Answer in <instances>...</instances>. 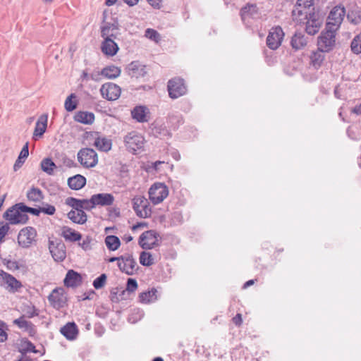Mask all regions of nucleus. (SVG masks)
<instances>
[{"label":"nucleus","mask_w":361,"mask_h":361,"mask_svg":"<svg viewBox=\"0 0 361 361\" xmlns=\"http://www.w3.org/2000/svg\"><path fill=\"white\" fill-rule=\"evenodd\" d=\"M149 198L154 204L161 202L169 195L167 186L162 183H154L149 190Z\"/></svg>","instance_id":"9"},{"label":"nucleus","mask_w":361,"mask_h":361,"mask_svg":"<svg viewBox=\"0 0 361 361\" xmlns=\"http://www.w3.org/2000/svg\"><path fill=\"white\" fill-rule=\"evenodd\" d=\"M0 286L12 293L18 292L23 286L20 281L4 270H0Z\"/></svg>","instance_id":"10"},{"label":"nucleus","mask_w":361,"mask_h":361,"mask_svg":"<svg viewBox=\"0 0 361 361\" xmlns=\"http://www.w3.org/2000/svg\"><path fill=\"white\" fill-rule=\"evenodd\" d=\"M41 212L48 215H53L56 212L55 207L51 204H46L45 207H40Z\"/></svg>","instance_id":"54"},{"label":"nucleus","mask_w":361,"mask_h":361,"mask_svg":"<svg viewBox=\"0 0 361 361\" xmlns=\"http://www.w3.org/2000/svg\"><path fill=\"white\" fill-rule=\"evenodd\" d=\"M94 114L89 111H78L74 116V120L77 122L91 125L94 121Z\"/></svg>","instance_id":"25"},{"label":"nucleus","mask_w":361,"mask_h":361,"mask_svg":"<svg viewBox=\"0 0 361 361\" xmlns=\"http://www.w3.org/2000/svg\"><path fill=\"white\" fill-rule=\"evenodd\" d=\"M3 264L6 266L7 269L11 271H16L19 269V265L18 262L13 261L8 259H3Z\"/></svg>","instance_id":"48"},{"label":"nucleus","mask_w":361,"mask_h":361,"mask_svg":"<svg viewBox=\"0 0 361 361\" xmlns=\"http://www.w3.org/2000/svg\"><path fill=\"white\" fill-rule=\"evenodd\" d=\"M27 197L30 201L40 202L44 199V195L42 191L40 189L32 187L30 190L27 191Z\"/></svg>","instance_id":"35"},{"label":"nucleus","mask_w":361,"mask_h":361,"mask_svg":"<svg viewBox=\"0 0 361 361\" xmlns=\"http://www.w3.org/2000/svg\"><path fill=\"white\" fill-rule=\"evenodd\" d=\"M78 160L85 168L94 167L98 163L97 152L92 148H82L78 152Z\"/></svg>","instance_id":"7"},{"label":"nucleus","mask_w":361,"mask_h":361,"mask_svg":"<svg viewBox=\"0 0 361 361\" xmlns=\"http://www.w3.org/2000/svg\"><path fill=\"white\" fill-rule=\"evenodd\" d=\"M157 290L156 288H152L151 290L145 292H142L140 294V301L142 303H149L151 302H154L157 300Z\"/></svg>","instance_id":"31"},{"label":"nucleus","mask_w":361,"mask_h":361,"mask_svg":"<svg viewBox=\"0 0 361 361\" xmlns=\"http://www.w3.org/2000/svg\"><path fill=\"white\" fill-rule=\"evenodd\" d=\"M352 112L357 115L361 114V103L359 105L355 106L353 109Z\"/></svg>","instance_id":"64"},{"label":"nucleus","mask_w":361,"mask_h":361,"mask_svg":"<svg viewBox=\"0 0 361 361\" xmlns=\"http://www.w3.org/2000/svg\"><path fill=\"white\" fill-rule=\"evenodd\" d=\"M149 4L154 8L159 9L161 8V0H146Z\"/></svg>","instance_id":"63"},{"label":"nucleus","mask_w":361,"mask_h":361,"mask_svg":"<svg viewBox=\"0 0 361 361\" xmlns=\"http://www.w3.org/2000/svg\"><path fill=\"white\" fill-rule=\"evenodd\" d=\"M8 334L4 329V323L0 321V342L7 340Z\"/></svg>","instance_id":"58"},{"label":"nucleus","mask_w":361,"mask_h":361,"mask_svg":"<svg viewBox=\"0 0 361 361\" xmlns=\"http://www.w3.org/2000/svg\"><path fill=\"white\" fill-rule=\"evenodd\" d=\"M109 27V34L114 33L115 31L119 30V23L117 18H114L112 23H106L104 25H102L100 27Z\"/></svg>","instance_id":"45"},{"label":"nucleus","mask_w":361,"mask_h":361,"mask_svg":"<svg viewBox=\"0 0 361 361\" xmlns=\"http://www.w3.org/2000/svg\"><path fill=\"white\" fill-rule=\"evenodd\" d=\"M337 31L330 28H325L317 37V51L329 52L335 47Z\"/></svg>","instance_id":"3"},{"label":"nucleus","mask_w":361,"mask_h":361,"mask_svg":"<svg viewBox=\"0 0 361 361\" xmlns=\"http://www.w3.org/2000/svg\"><path fill=\"white\" fill-rule=\"evenodd\" d=\"M61 236L63 237L66 240L70 242H77L82 239L81 233L68 226H63L62 228Z\"/></svg>","instance_id":"23"},{"label":"nucleus","mask_w":361,"mask_h":361,"mask_svg":"<svg viewBox=\"0 0 361 361\" xmlns=\"http://www.w3.org/2000/svg\"><path fill=\"white\" fill-rule=\"evenodd\" d=\"M310 66L307 68L303 74V77L307 81H313L314 78L310 75L313 73L314 68L316 66V51L313 50L310 56Z\"/></svg>","instance_id":"34"},{"label":"nucleus","mask_w":361,"mask_h":361,"mask_svg":"<svg viewBox=\"0 0 361 361\" xmlns=\"http://www.w3.org/2000/svg\"><path fill=\"white\" fill-rule=\"evenodd\" d=\"M129 75L132 78L144 77L146 74L145 66L139 61H133L128 66Z\"/></svg>","instance_id":"22"},{"label":"nucleus","mask_w":361,"mask_h":361,"mask_svg":"<svg viewBox=\"0 0 361 361\" xmlns=\"http://www.w3.org/2000/svg\"><path fill=\"white\" fill-rule=\"evenodd\" d=\"M93 204L96 207L110 206L114 203V197L110 193H98L92 195Z\"/></svg>","instance_id":"20"},{"label":"nucleus","mask_w":361,"mask_h":361,"mask_svg":"<svg viewBox=\"0 0 361 361\" xmlns=\"http://www.w3.org/2000/svg\"><path fill=\"white\" fill-rule=\"evenodd\" d=\"M102 76H103V74L101 71H93L92 73L90 74V79L95 82H99L102 80Z\"/></svg>","instance_id":"59"},{"label":"nucleus","mask_w":361,"mask_h":361,"mask_svg":"<svg viewBox=\"0 0 361 361\" xmlns=\"http://www.w3.org/2000/svg\"><path fill=\"white\" fill-rule=\"evenodd\" d=\"M257 13L258 8L256 4H247V5L243 6L240 11L241 19L243 21L248 18H254L255 16L257 15Z\"/></svg>","instance_id":"28"},{"label":"nucleus","mask_w":361,"mask_h":361,"mask_svg":"<svg viewBox=\"0 0 361 361\" xmlns=\"http://www.w3.org/2000/svg\"><path fill=\"white\" fill-rule=\"evenodd\" d=\"M25 161V159H20L19 157H18V159H16L14 165H13V170L15 171H17L18 169H20L22 166L24 164Z\"/></svg>","instance_id":"61"},{"label":"nucleus","mask_w":361,"mask_h":361,"mask_svg":"<svg viewBox=\"0 0 361 361\" xmlns=\"http://www.w3.org/2000/svg\"><path fill=\"white\" fill-rule=\"evenodd\" d=\"M25 315L28 318H32L34 317L38 316L39 311L35 308L34 305H28L24 310Z\"/></svg>","instance_id":"46"},{"label":"nucleus","mask_w":361,"mask_h":361,"mask_svg":"<svg viewBox=\"0 0 361 361\" xmlns=\"http://www.w3.org/2000/svg\"><path fill=\"white\" fill-rule=\"evenodd\" d=\"M82 278L80 274L71 269L66 273L63 279L64 286L68 288H77L82 284Z\"/></svg>","instance_id":"18"},{"label":"nucleus","mask_w":361,"mask_h":361,"mask_svg":"<svg viewBox=\"0 0 361 361\" xmlns=\"http://www.w3.org/2000/svg\"><path fill=\"white\" fill-rule=\"evenodd\" d=\"M41 168L42 170L47 174L52 175L56 166L51 159L45 158L41 162Z\"/></svg>","instance_id":"36"},{"label":"nucleus","mask_w":361,"mask_h":361,"mask_svg":"<svg viewBox=\"0 0 361 361\" xmlns=\"http://www.w3.org/2000/svg\"><path fill=\"white\" fill-rule=\"evenodd\" d=\"M126 149L133 154H137L142 149L145 144L144 137L137 132L132 131L128 133L123 139Z\"/></svg>","instance_id":"4"},{"label":"nucleus","mask_w":361,"mask_h":361,"mask_svg":"<svg viewBox=\"0 0 361 361\" xmlns=\"http://www.w3.org/2000/svg\"><path fill=\"white\" fill-rule=\"evenodd\" d=\"M66 204L71 207L74 210L77 211L79 209H82V200L75 197H69L66 199Z\"/></svg>","instance_id":"42"},{"label":"nucleus","mask_w":361,"mask_h":361,"mask_svg":"<svg viewBox=\"0 0 361 361\" xmlns=\"http://www.w3.org/2000/svg\"><path fill=\"white\" fill-rule=\"evenodd\" d=\"M345 15L343 6H336L329 12L326 18L325 27L338 31Z\"/></svg>","instance_id":"5"},{"label":"nucleus","mask_w":361,"mask_h":361,"mask_svg":"<svg viewBox=\"0 0 361 361\" xmlns=\"http://www.w3.org/2000/svg\"><path fill=\"white\" fill-rule=\"evenodd\" d=\"M159 234L154 230H148L142 233L138 240L139 245L144 250H151L159 244Z\"/></svg>","instance_id":"11"},{"label":"nucleus","mask_w":361,"mask_h":361,"mask_svg":"<svg viewBox=\"0 0 361 361\" xmlns=\"http://www.w3.org/2000/svg\"><path fill=\"white\" fill-rule=\"evenodd\" d=\"M133 208L137 216L147 218L151 216L152 209L148 200L143 196H135L133 200Z\"/></svg>","instance_id":"8"},{"label":"nucleus","mask_w":361,"mask_h":361,"mask_svg":"<svg viewBox=\"0 0 361 361\" xmlns=\"http://www.w3.org/2000/svg\"><path fill=\"white\" fill-rule=\"evenodd\" d=\"M25 348L23 349L24 353L32 352L37 353L35 345L30 341H26L25 343Z\"/></svg>","instance_id":"57"},{"label":"nucleus","mask_w":361,"mask_h":361,"mask_svg":"<svg viewBox=\"0 0 361 361\" xmlns=\"http://www.w3.org/2000/svg\"><path fill=\"white\" fill-rule=\"evenodd\" d=\"M120 68L116 66H108L102 69L103 76L108 79H114L118 77L121 74Z\"/></svg>","instance_id":"30"},{"label":"nucleus","mask_w":361,"mask_h":361,"mask_svg":"<svg viewBox=\"0 0 361 361\" xmlns=\"http://www.w3.org/2000/svg\"><path fill=\"white\" fill-rule=\"evenodd\" d=\"M294 20L305 24V31L308 35L316 34V15L314 0H297L292 11Z\"/></svg>","instance_id":"1"},{"label":"nucleus","mask_w":361,"mask_h":361,"mask_svg":"<svg viewBox=\"0 0 361 361\" xmlns=\"http://www.w3.org/2000/svg\"><path fill=\"white\" fill-rule=\"evenodd\" d=\"M100 93L104 99L114 101L120 97L121 88L115 83L106 82L102 85Z\"/></svg>","instance_id":"16"},{"label":"nucleus","mask_w":361,"mask_h":361,"mask_svg":"<svg viewBox=\"0 0 361 361\" xmlns=\"http://www.w3.org/2000/svg\"><path fill=\"white\" fill-rule=\"evenodd\" d=\"M94 145L100 151L107 152L111 149V140L105 137H98L94 142Z\"/></svg>","instance_id":"29"},{"label":"nucleus","mask_w":361,"mask_h":361,"mask_svg":"<svg viewBox=\"0 0 361 361\" xmlns=\"http://www.w3.org/2000/svg\"><path fill=\"white\" fill-rule=\"evenodd\" d=\"M132 117L138 122L147 121L146 108L142 106H135L131 111Z\"/></svg>","instance_id":"32"},{"label":"nucleus","mask_w":361,"mask_h":361,"mask_svg":"<svg viewBox=\"0 0 361 361\" xmlns=\"http://www.w3.org/2000/svg\"><path fill=\"white\" fill-rule=\"evenodd\" d=\"M145 35L146 37H147L156 42H157L160 40L159 33L157 30L152 29V28H147L145 30Z\"/></svg>","instance_id":"43"},{"label":"nucleus","mask_w":361,"mask_h":361,"mask_svg":"<svg viewBox=\"0 0 361 361\" xmlns=\"http://www.w3.org/2000/svg\"><path fill=\"white\" fill-rule=\"evenodd\" d=\"M48 300L51 305L56 310L63 307L67 302L65 290L63 288H54L48 296Z\"/></svg>","instance_id":"15"},{"label":"nucleus","mask_w":361,"mask_h":361,"mask_svg":"<svg viewBox=\"0 0 361 361\" xmlns=\"http://www.w3.org/2000/svg\"><path fill=\"white\" fill-rule=\"evenodd\" d=\"M23 211H25V214L27 213H30L31 214H33L35 216H39V214L41 213V208L39 207V208H33V207H28L27 206L26 204H24V207H23Z\"/></svg>","instance_id":"52"},{"label":"nucleus","mask_w":361,"mask_h":361,"mask_svg":"<svg viewBox=\"0 0 361 361\" xmlns=\"http://www.w3.org/2000/svg\"><path fill=\"white\" fill-rule=\"evenodd\" d=\"M119 50L118 44L113 39H103L101 44L102 52L107 56H115Z\"/></svg>","instance_id":"19"},{"label":"nucleus","mask_w":361,"mask_h":361,"mask_svg":"<svg viewBox=\"0 0 361 361\" xmlns=\"http://www.w3.org/2000/svg\"><path fill=\"white\" fill-rule=\"evenodd\" d=\"M307 44V39L301 32H295L290 40V45L295 50L302 49Z\"/></svg>","instance_id":"27"},{"label":"nucleus","mask_w":361,"mask_h":361,"mask_svg":"<svg viewBox=\"0 0 361 361\" xmlns=\"http://www.w3.org/2000/svg\"><path fill=\"white\" fill-rule=\"evenodd\" d=\"M167 90L170 98L175 99L185 95L188 88L184 79L174 77L167 82Z\"/></svg>","instance_id":"6"},{"label":"nucleus","mask_w":361,"mask_h":361,"mask_svg":"<svg viewBox=\"0 0 361 361\" xmlns=\"http://www.w3.org/2000/svg\"><path fill=\"white\" fill-rule=\"evenodd\" d=\"M350 47L354 54H361V33L354 37L351 42Z\"/></svg>","instance_id":"40"},{"label":"nucleus","mask_w":361,"mask_h":361,"mask_svg":"<svg viewBox=\"0 0 361 361\" xmlns=\"http://www.w3.org/2000/svg\"><path fill=\"white\" fill-rule=\"evenodd\" d=\"M37 231L34 227L27 226L22 228L18 235V243L24 248L30 247L33 241H35Z\"/></svg>","instance_id":"13"},{"label":"nucleus","mask_w":361,"mask_h":361,"mask_svg":"<svg viewBox=\"0 0 361 361\" xmlns=\"http://www.w3.org/2000/svg\"><path fill=\"white\" fill-rule=\"evenodd\" d=\"M92 238L90 236H86L85 238L83 239L82 242L79 243V245L85 250L88 251L92 249L91 246Z\"/></svg>","instance_id":"50"},{"label":"nucleus","mask_w":361,"mask_h":361,"mask_svg":"<svg viewBox=\"0 0 361 361\" xmlns=\"http://www.w3.org/2000/svg\"><path fill=\"white\" fill-rule=\"evenodd\" d=\"M109 27H100L101 37L103 39H113L114 41L117 38V34L116 32L109 34Z\"/></svg>","instance_id":"47"},{"label":"nucleus","mask_w":361,"mask_h":361,"mask_svg":"<svg viewBox=\"0 0 361 361\" xmlns=\"http://www.w3.org/2000/svg\"><path fill=\"white\" fill-rule=\"evenodd\" d=\"M347 18L353 25H357L361 22V10H351L347 14Z\"/></svg>","instance_id":"37"},{"label":"nucleus","mask_w":361,"mask_h":361,"mask_svg":"<svg viewBox=\"0 0 361 361\" xmlns=\"http://www.w3.org/2000/svg\"><path fill=\"white\" fill-rule=\"evenodd\" d=\"M137 288V281L134 279L129 278L126 283V290L128 292H134Z\"/></svg>","instance_id":"49"},{"label":"nucleus","mask_w":361,"mask_h":361,"mask_svg":"<svg viewBox=\"0 0 361 361\" xmlns=\"http://www.w3.org/2000/svg\"><path fill=\"white\" fill-rule=\"evenodd\" d=\"M105 244L109 250L115 251L120 247L121 240L118 237L110 235L105 238Z\"/></svg>","instance_id":"33"},{"label":"nucleus","mask_w":361,"mask_h":361,"mask_svg":"<svg viewBox=\"0 0 361 361\" xmlns=\"http://www.w3.org/2000/svg\"><path fill=\"white\" fill-rule=\"evenodd\" d=\"M24 203L19 202L13 204L4 213L3 218L11 225L25 224L29 221V216L23 211Z\"/></svg>","instance_id":"2"},{"label":"nucleus","mask_w":361,"mask_h":361,"mask_svg":"<svg viewBox=\"0 0 361 361\" xmlns=\"http://www.w3.org/2000/svg\"><path fill=\"white\" fill-rule=\"evenodd\" d=\"M140 263L142 266L149 267L154 264L152 255L147 252L143 251L140 255Z\"/></svg>","instance_id":"38"},{"label":"nucleus","mask_w":361,"mask_h":361,"mask_svg":"<svg viewBox=\"0 0 361 361\" xmlns=\"http://www.w3.org/2000/svg\"><path fill=\"white\" fill-rule=\"evenodd\" d=\"M48 116L42 114L36 123L33 136L42 137L46 131L47 126Z\"/></svg>","instance_id":"26"},{"label":"nucleus","mask_w":361,"mask_h":361,"mask_svg":"<svg viewBox=\"0 0 361 361\" xmlns=\"http://www.w3.org/2000/svg\"><path fill=\"white\" fill-rule=\"evenodd\" d=\"M82 209L85 210H87V211H90L92 209L95 207L94 204H93L92 197L90 200H86V199L82 200Z\"/></svg>","instance_id":"53"},{"label":"nucleus","mask_w":361,"mask_h":361,"mask_svg":"<svg viewBox=\"0 0 361 361\" xmlns=\"http://www.w3.org/2000/svg\"><path fill=\"white\" fill-rule=\"evenodd\" d=\"M29 155V143L26 142L23 147L18 157L20 159H26Z\"/></svg>","instance_id":"56"},{"label":"nucleus","mask_w":361,"mask_h":361,"mask_svg":"<svg viewBox=\"0 0 361 361\" xmlns=\"http://www.w3.org/2000/svg\"><path fill=\"white\" fill-rule=\"evenodd\" d=\"M122 262H118L120 270L128 275H133L136 271L137 262L132 255L126 254L121 256Z\"/></svg>","instance_id":"17"},{"label":"nucleus","mask_w":361,"mask_h":361,"mask_svg":"<svg viewBox=\"0 0 361 361\" xmlns=\"http://www.w3.org/2000/svg\"><path fill=\"white\" fill-rule=\"evenodd\" d=\"M60 332L66 339L73 341L78 334V329L75 322H68L61 328Z\"/></svg>","instance_id":"21"},{"label":"nucleus","mask_w":361,"mask_h":361,"mask_svg":"<svg viewBox=\"0 0 361 361\" xmlns=\"http://www.w3.org/2000/svg\"><path fill=\"white\" fill-rule=\"evenodd\" d=\"M232 322L235 326H240L243 323L242 314L238 313L234 317H233Z\"/></svg>","instance_id":"62"},{"label":"nucleus","mask_w":361,"mask_h":361,"mask_svg":"<svg viewBox=\"0 0 361 361\" xmlns=\"http://www.w3.org/2000/svg\"><path fill=\"white\" fill-rule=\"evenodd\" d=\"M24 317L25 316L23 315L20 317L15 319L13 321V324L17 325L20 329H25L26 330L31 329L33 330V324L30 322L26 321Z\"/></svg>","instance_id":"39"},{"label":"nucleus","mask_w":361,"mask_h":361,"mask_svg":"<svg viewBox=\"0 0 361 361\" xmlns=\"http://www.w3.org/2000/svg\"><path fill=\"white\" fill-rule=\"evenodd\" d=\"M0 243H1L4 238L8 232L10 227L8 224H4V222H0Z\"/></svg>","instance_id":"51"},{"label":"nucleus","mask_w":361,"mask_h":361,"mask_svg":"<svg viewBox=\"0 0 361 361\" xmlns=\"http://www.w3.org/2000/svg\"><path fill=\"white\" fill-rule=\"evenodd\" d=\"M77 212L75 210H71L68 213V217L70 220H71L73 223L80 224V222L78 221V216L76 214Z\"/></svg>","instance_id":"60"},{"label":"nucleus","mask_w":361,"mask_h":361,"mask_svg":"<svg viewBox=\"0 0 361 361\" xmlns=\"http://www.w3.org/2000/svg\"><path fill=\"white\" fill-rule=\"evenodd\" d=\"M106 275L105 274H102L96 278L93 281V286L95 289L102 288L106 281Z\"/></svg>","instance_id":"44"},{"label":"nucleus","mask_w":361,"mask_h":361,"mask_svg":"<svg viewBox=\"0 0 361 361\" xmlns=\"http://www.w3.org/2000/svg\"><path fill=\"white\" fill-rule=\"evenodd\" d=\"M86 184V178L80 174L75 175L68 179V185L72 190H78Z\"/></svg>","instance_id":"24"},{"label":"nucleus","mask_w":361,"mask_h":361,"mask_svg":"<svg viewBox=\"0 0 361 361\" xmlns=\"http://www.w3.org/2000/svg\"><path fill=\"white\" fill-rule=\"evenodd\" d=\"M84 210L85 209H79L78 210L76 211L77 212L76 214L79 216L78 221L80 222L81 225L86 223V221L87 220V216Z\"/></svg>","instance_id":"55"},{"label":"nucleus","mask_w":361,"mask_h":361,"mask_svg":"<svg viewBox=\"0 0 361 361\" xmlns=\"http://www.w3.org/2000/svg\"><path fill=\"white\" fill-rule=\"evenodd\" d=\"M75 94L72 93L66 98L64 107L67 111H73L77 108V102L72 100V99H75Z\"/></svg>","instance_id":"41"},{"label":"nucleus","mask_w":361,"mask_h":361,"mask_svg":"<svg viewBox=\"0 0 361 361\" xmlns=\"http://www.w3.org/2000/svg\"><path fill=\"white\" fill-rule=\"evenodd\" d=\"M49 250L55 262H61L66 257V245L61 239L49 240Z\"/></svg>","instance_id":"12"},{"label":"nucleus","mask_w":361,"mask_h":361,"mask_svg":"<svg viewBox=\"0 0 361 361\" xmlns=\"http://www.w3.org/2000/svg\"><path fill=\"white\" fill-rule=\"evenodd\" d=\"M284 37L283 29L280 26L272 27L267 37L266 43L267 47L272 50L277 49L281 44Z\"/></svg>","instance_id":"14"}]
</instances>
